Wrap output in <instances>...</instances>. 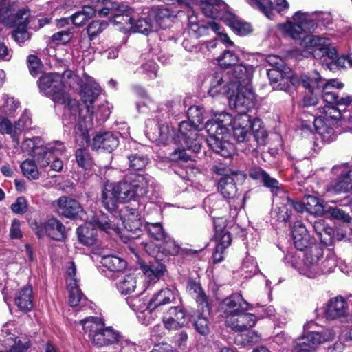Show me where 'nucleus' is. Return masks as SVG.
<instances>
[{"label":"nucleus","instance_id":"f257e3e1","mask_svg":"<svg viewBox=\"0 0 352 352\" xmlns=\"http://www.w3.org/2000/svg\"><path fill=\"white\" fill-rule=\"evenodd\" d=\"M316 21L328 26L332 22L331 14L328 12L310 14L298 11L292 16V21H287L285 23L280 24L279 27L294 39L300 40V45L305 49L303 52L305 57L313 56L330 68V65L337 58V52L329 38L307 34V32L314 29Z\"/></svg>","mask_w":352,"mask_h":352},{"label":"nucleus","instance_id":"f03ea898","mask_svg":"<svg viewBox=\"0 0 352 352\" xmlns=\"http://www.w3.org/2000/svg\"><path fill=\"white\" fill-rule=\"evenodd\" d=\"M302 82L305 88L315 89L316 94L321 96L322 104H325L317 108L313 124L318 138L324 142H331L336 137L333 126L342 118H344L340 109L331 105L338 99L336 89L342 87L343 85L334 79L327 80L317 72L310 76H305Z\"/></svg>","mask_w":352,"mask_h":352},{"label":"nucleus","instance_id":"7ed1b4c3","mask_svg":"<svg viewBox=\"0 0 352 352\" xmlns=\"http://www.w3.org/2000/svg\"><path fill=\"white\" fill-rule=\"evenodd\" d=\"M252 120L247 113L232 115L222 112L207 121L205 129L209 137L207 142L217 153L224 157L231 156L233 145L228 142V126H231L234 138L239 142H246L251 136Z\"/></svg>","mask_w":352,"mask_h":352},{"label":"nucleus","instance_id":"20e7f679","mask_svg":"<svg viewBox=\"0 0 352 352\" xmlns=\"http://www.w3.org/2000/svg\"><path fill=\"white\" fill-rule=\"evenodd\" d=\"M150 180L147 175L131 173L118 183H107L102 193L104 207L109 211H114L119 203L146 196Z\"/></svg>","mask_w":352,"mask_h":352},{"label":"nucleus","instance_id":"39448f33","mask_svg":"<svg viewBox=\"0 0 352 352\" xmlns=\"http://www.w3.org/2000/svg\"><path fill=\"white\" fill-rule=\"evenodd\" d=\"M188 116L189 122L183 121L179 124L178 139L179 144L188 150L195 153L199 152L201 147V138L199 135V126L203 123L202 109L198 106H192L188 109ZM172 160L188 161L189 156L185 148L175 149L170 155Z\"/></svg>","mask_w":352,"mask_h":352},{"label":"nucleus","instance_id":"423d86ee","mask_svg":"<svg viewBox=\"0 0 352 352\" xmlns=\"http://www.w3.org/2000/svg\"><path fill=\"white\" fill-rule=\"evenodd\" d=\"M84 333L97 346H105L123 340L118 331L111 327H105L101 318L90 316L80 320Z\"/></svg>","mask_w":352,"mask_h":352},{"label":"nucleus","instance_id":"0eeeda50","mask_svg":"<svg viewBox=\"0 0 352 352\" xmlns=\"http://www.w3.org/2000/svg\"><path fill=\"white\" fill-rule=\"evenodd\" d=\"M38 87L45 96L54 102L65 104V111H76V101L69 99L68 94L63 89L60 74L48 73L41 76L38 81Z\"/></svg>","mask_w":352,"mask_h":352},{"label":"nucleus","instance_id":"6e6552de","mask_svg":"<svg viewBox=\"0 0 352 352\" xmlns=\"http://www.w3.org/2000/svg\"><path fill=\"white\" fill-rule=\"evenodd\" d=\"M96 228L107 234L119 232L118 225L109 219L104 213L99 212L91 221L87 222L85 226L77 229L80 242L86 245L95 244L97 241Z\"/></svg>","mask_w":352,"mask_h":352},{"label":"nucleus","instance_id":"1a4fd4ad","mask_svg":"<svg viewBox=\"0 0 352 352\" xmlns=\"http://www.w3.org/2000/svg\"><path fill=\"white\" fill-rule=\"evenodd\" d=\"M21 148L28 155H34L41 168H45L50 165V157L45 159L46 155L52 153H56L58 155L64 151L65 146L60 142L44 146L40 138L34 137L24 140Z\"/></svg>","mask_w":352,"mask_h":352},{"label":"nucleus","instance_id":"9d476101","mask_svg":"<svg viewBox=\"0 0 352 352\" xmlns=\"http://www.w3.org/2000/svg\"><path fill=\"white\" fill-rule=\"evenodd\" d=\"M215 173L222 177L218 182V190L225 197L232 199L235 197L237 193V183H242L245 179V175L241 171H233L223 165L213 167Z\"/></svg>","mask_w":352,"mask_h":352},{"label":"nucleus","instance_id":"9b49d317","mask_svg":"<svg viewBox=\"0 0 352 352\" xmlns=\"http://www.w3.org/2000/svg\"><path fill=\"white\" fill-rule=\"evenodd\" d=\"M0 343L7 352H23L30 347L29 340L19 336V331L14 322L5 323L0 331Z\"/></svg>","mask_w":352,"mask_h":352},{"label":"nucleus","instance_id":"f8f14e48","mask_svg":"<svg viewBox=\"0 0 352 352\" xmlns=\"http://www.w3.org/2000/svg\"><path fill=\"white\" fill-rule=\"evenodd\" d=\"M336 335L335 331L332 329H327L321 332L310 331L295 341L296 352H310L318 345L332 341L336 338Z\"/></svg>","mask_w":352,"mask_h":352},{"label":"nucleus","instance_id":"ddd939ff","mask_svg":"<svg viewBox=\"0 0 352 352\" xmlns=\"http://www.w3.org/2000/svg\"><path fill=\"white\" fill-rule=\"evenodd\" d=\"M331 173L336 176L327 185V192L331 195L346 193L352 190V170H348L346 164L334 166Z\"/></svg>","mask_w":352,"mask_h":352},{"label":"nucleus","instance_id":"4468645a","mask_svg":"<svg viewBox=\"0 0 352 352\" xmlns=\"http://www.w3.org/2000/svg\"><path fill=\"white\" fill-rule=\"evenodd\" d=\"M322 256V249L318 245H313L306 250L302 262L296 267L301 274L315 278L320 274L319 261Z\"/></svg>","mask_w":352,"mask_h":352},{"label":"nucleus","instance_id":"2eb2a0df","mask_svg":"<svg viewBox=\"0 0 352 352\" xmlns=\"http://www.w3.org/2000/svg\"><path fill=\"white\" fill-rule=\"evenodd\" d=\"M234 92L228 96L229 105L239 112L238 114L247 113V111L253 106L254 93L250 87L242 86L234 88Z\"/></svg>","mask_w":352,"mask_h":352},{"label":"nucleus","instance_id":"dca6fc26","mask_svg":"<svg viewBox=\"0 0 352 352\" xmlns=\"http://www.w3.org/2000/svg\"><path fill=\"white\" fill-rule=\"evenodd\" d=\"M236 87V83L231 82L227 72L219 71L212 76L208 94L212 97L229 96L231 92H234V88Z\"/></svg>","mask_w":352,"mask_h":352},{"label":"nucleus","instance_id":"f3484780","mask_svg":"<svg viewBox=\"0 0 352 352\" xmlns=\"http://www.w3.org/2000/svg\"><path fill=\"white\" fill-rule=\"evenodd\" d=\"M76 272V268L74 263L70 262L67 267L66 276L69 290V303L72 307L83 306L87 302V298L77 285V280L75 278Z\"/></svg>","mask_w":352,"mask_h":352},{"label":"nucleus","instance_id":"a211bd4d","mask_svg":"<svg viewBox=\"0 0 352 352\" xmlns=\"http://www.w3.org/2000/svg\"><path fill=\"white\" fill-rule=\"evenodd\" d=\"M164 327L169 331H176L188 323L186 313L180 306L170 307L162 316Z\"/></svg>","mask_w":352,"mask_h":352},{"label":"nucleus","instance_id":"6ab92c4d","mask_svg":"<svg viewBox=\"0 0 352 352\" xmlns=\"http://www.w3.org/2000/svg\"><path fill=\"white\" fill-rule=\"evenodd\" d=\"M247 2L253 8L258 9L270 19L274 17V10L283 14L289 8L287 0H274V2L272 0H247Z\"/></svg>","mask_w":352,"mask_h":352},{"label":"nucleus","instance_id":"aec40b11","mask_svg":"<svg viewBox=\"0 0 352 352\" xmlns=\"http://www.w3.org/2000/svg\"><path fill=\"white\" fill-rule=\"evenodd\" d=\"M36 232L39 237L47 235L52 239L62 241L65 238L66 229L59 220L52 218L44 223L36 225Z\"/></svg>","mask_w":352,"mask_h":352},{"label":"nucleus","instance_id":"412c9836","mask_svg":"<svg viewBox=\"0 0 352 352\" xmlns=\"http://www.w3.org/2000/svg\"><path fill=\"white\" fill-rule=\"evenodd\" d=\"M23 12H30L23 8L16 10L15 2L11 0H0V21L8 27H14Z\"/></svg>","mask_w":352,"mask_h":352},{"label":"nucleus","instance_id":"4be33fe9","mask_svg":"<svg viewBox=\"0 0 352 352\" xmlns=\"http://www.w3.org/2000/svg\"><path fill=\"white\" fill-rule=\"evenodd\" d=\"M220 309L227 319L228 317H235L240 312L251 309L252 306L241 295L234 294L225 298L220 304Z\"/></svg>","mask_w":352,"mask_h":352},{"label":"nucleus","instance_id":"5701e85b","mask_svg":"<svg viewBox=\"0 0 352 352\" xmlns=\"http://www.w3.org/2000/svg\"><path fill=\"white\" fill-rule=\"evenodd\" d=\"M56 210L60 215L70 219H76L83 209L80 203L69 197L63 196L56 201Z\"/></svg>","mask_w":352,"mask_h":352},{"label":"nucleus","instance_id":"b1692460","mask_svg":"<svg viewBox=\"0 0 352 352\" xmlns=\"http://www.w3.org/2000/svg\"><path fill=\"white\" fill-rule=\"evenodd\" d=\"M179 292L174 287H166L153 294L150 298V307L153 312L156 309H160L162 307L175 302Z\"/></svg>","mask_w":352,"mask_h":352},{"label":"nucleus","instance_id":"393cba45","mask_svg":"<svg viewBox=\"0 0 352 352\" xmlns=\"http://www.w3.org/2000/svg\"><path fill=\"white\" fill-rule=\"evenodd\" d=\"M349 314L348 304L342 297L330 299L325 309L326 318L329 320H342Z\"/></svg>","mask_w":352,"mask_h":352},{"label":"nucleus","instance_id":"a878e982","mask_svg":"<svg viewBox=\"0 0 352 352\" xmlns=\"http://www.w3.org/2000/svg\"><path fill=\"white\" fill-rule=\"evenodd\" d=\"M100 93L99 85L91 77L86 78V82L81 85V98L86 104L87 111L91 115L94 113L92 104Z\"/></svg>","mask_w":352,"mask_h":352},{"label":"nucleus","instance_id":"bb28decb","mask_svg":"<svg viewBox=\"0 0 352 352\" xmlns=\"http://www.w3.org/2000/svg\"><path fill=\"white\" fill-rule=\"evenodd\" d=\"M226 324L235 331H243L254 326L256 316L252 314L240 312L235 317H228Z\"/></svg>","mask_w":352,"mask_h":352},{"label":"nucleus","instance_id":"cd10ccee","mask_svg":"<svg viewBox=\"0 0 352 352\" xmlns=\"http://www.w3.org/2000/svg\"><path fill=\"white\" fill-rule=\"evenodd\" d=\"M210 309L208 305L199 306L192 315L195 330L201 335L206 336L210 332Z\"/></svg>","mask_w":352,"mask_h":352},{"label":"nucleus","instance_id":"c85d7f7f","mask_svg":"<svg viewBox=\"0 0 352 352\" xmlns=\"http://www.w3.org/2000/svg\"><path fill=\"white\" fill-rule=\"evenodd\" d=\"M120 219L124 228L129 232H135L140 230L142 226V219L139 211L128 206L120 211Z\"/></svg>","mask_w":352,"mask_h":352},{"label":"nucleus","instance_id":"c756f323","mask_svg":"<svg viewBox=\"0 0 352 352\" xmlns=\"http://www.w3.org/2000/svg\"><path fill=\"white\" fill-rule=\"evenodd\" d=\"M249 175L253 179L262 182L265 186L270 188L273 194L278 195V193H284L278 182L276 179L270 177L261 168L258 166L252 167L249 171Z\"/></svg>","mask_w":352,"mask_h":352},{"label":"nucleus","instance_id":"7c9ffc66","mask_svg":"<svg viewBox=\"0 0 352 352\" xmlns=\"http://www.w3.org/2000/svg\"><path fill=\"white\" fill-rule=\"evenodd\" d=\"M254 71V68L251 65H236L233 68L232 77H230V80L232 83H236V85H237L236 88L242 86L250 87L249 84L252 78Z\"/></svg>","mask_w":352,"mask_h":352},{"label":"nucleus","instance_id":"2f4dec72","mask_svg":"<svg viewBox=\"0 0 352 352\" xmlns=\"http://www.w3.org/2000/svg\"><path fill=\"white\" fill-rule=\"evenodd\" d=\"M30 124L31 121L27 115L21 116L14 125L12 124L8 119L0 116V133L15 135L28 127Z\"/></svg>","mask_w":352,"mask_h":352},{"label":"nucleus","instance_id":"473e14b6","mask_svg":"<svg viewBox=\"0 0 352 352\" xmlns=\"http://www.w3.org/2000/svg\"><path fill=\"white\" fill-rule=\"evenodd\" d=\"M118 146V138L111 132L98 133L93 139L92 146L94 149L102 148L111 152Z\"/></svg>","mask_w":352,"mask_h":352},{"label":"nucleus","instance_id":"72a5a7b5","mask_svg":"<svg viewBox=\"0 0 352 352\" xmlns=\"http://www.w3.org/2000/svg\"><path fill=\"white\" fill-rule=\"evenodd\" d=\"M30 16V12H23L21 18L18 21H16L14 25V26H16V28L12 32V37L19 44L24 43L30 38V35L26 28L29 23Z\"/></svg>","mask_w":352,"mask_h":352},{"label":"nucleus","instance_id":"f704fd0d","mask_svg":"<svg viewBox=\"0 0 352 352\" xmlns=\"http://www.w3.org/2000/svg\"><path fill=\"white\" fill-rule=\"evenodd\" d=\"M293 240L295 247L302 251L308 247L310 243V237L305 225L300 221H296L294 226Z\"/></svg>","mask_w":352,"mask_h":352},{"label":"nucleus","instance_id":"c9c22d12","mask_svg":"<svg viewBox=\"0 0 352 352\" xmlns=\"http://www.w3.org/2000/svg\"><path fill=\"white\" fill-rule=\"evenodd\" d=\"M14 303L23 312H28L32 309L33 296L31 286L27 285L19 290L14 298Z\"/></svg>","mask_w":352,"mask_h":352},{"label":"nucleus","instance_id":"e433bc0d","mask_svg":"<svg viewBox=\"0 0 352 352\" xmlns=\"http://www.w3.org/2000/svg\"><path fill=\"white\" fill-rule=\"evenodd\" d=\"M286 69L287 68L267 70L270 85L274 89L284 90L287 89L289 80L283 74Z\"/></svg>","mask_w":352,"mask_h":352},{"label":"nucleus","instance_id":"4c0bfd02","mask_svg":"<svg viewBox=\"0 0 352 352\" xmlns=\"http://www.w3.org/2000/svg\"><path fill=\"white\" fill-rule=\"evenodd\" d=\"M160 29V23L154 22V19L151 18V15L147 17L140 18L135 21H133V32H140L141 34H148L153 31H157Z\"/></svg>","mask_w":352,"mask_h":352},{"label":"nucleus","instance_id":"58836bf2","mask_svg":"<svg viewBox=\"0 0 352 352\" xmlns=\"http://www.w3.org/2000/svg\"><path fill=\"white\" fill-rule=\"evenodd\" d=\"M138 285V277L134 273H129L123 276L117 283V288L124 295L133 293Z\"/></svg>","mask_w":352,"mask_h":352},{"label":"nucleus","instance_id":"ea45409f","mask_svg":"<svg viewBox=\"0 0 352 352\" xmlns=\"http://www.w3.org/2000/svg\"><path fill=\"white\" fill-rule=\"evenodd\" d=\"M142 270L148 282L155 283L164 274L166 267L164 264L157 262L142 265Z\"/></svg>","mask_w":352,"mask_h":352},{"label":"nucleus","instance_id":"a19ab883","mask_svg":"<svg viewBox=\"0 0 352 352\" xmlns=\"http://www.w3.org/2000/svg\"><path fill=\"white\" fill-rule=\"evenodd\" d=\"M292 200L287 197H285L282 202H277V207L274 210L277 221L282 222L288 221L292 215Z\"/></svg>","mask_w":352,"mask_h":352},{"label":"nucleus","instance_id":"79ce46f5","mask_svg":"<svg viewBox=\"0 0 352 352\" xmlns=\"http://www.w3.org/2000/svg\"><path fill=\"white\" fill-rule=\"evenodd\" d=\"M100 262L103 266L112 272H121L126 267V262L124 259L113 255L102 256Z\"/></svg>","mask_w":352,"mask_h":352},{"label":"nucleus","instance_id":"37998d69","mask_svg":"<svg viewBox=\"0 0 352 352\" xmlns=\"http://www.w3.org/2000/svg\"><path fill=\"white\" fill-rule=\"evenodd\" d=\"M96 13V9L93 6H85L82 10L76 12L71 16V21L76 26H82L87 21L93 17Z\"/></svg>","mask_w":352,"mask_h":352},{"label":"nucleus","instance_id":"c03bdc74","mask_svg":"<svg viewBox=\"0 0 352 352\" xmlns=\"http://www.w3.org/2000/svg\"><path fill=\"white\" fill-rule=\"evenodd\" d=\"M129 307L136 312L148 311V314L153 313V309L150 307V299L146 300L141 296H133L127 298Z\"/></svg>","mask_w":352,"mask_h":352},{"label":"nucleus","instance_id":"a18cd8bd","mask_svg":"<svg viewBox=\"0 0 352 352\" xmlns=\"http://www.w3.org/2000/svg\"><path fill=\"white\" fill-rule=\"evenodd\" d=\"M20 168L24 177L29 180H37L40 177L38 166L32 160H25L21 164Z\"/></svg>","mask_w":352,"mask_h":352},{"label":"nucleus","instance_id":"49530a36","mask_svg":"<svg viewBox=\"0 0 352 352\" xmlns=\"http://www.w3.org/2000/svg\"><path fill=\"white\" fill-rule=\"evenodd\" d=\"M251 132V135H254L255 140L258 144H265L267 133L260 119L254 118L252 120Z\"/></svg>","mask_w":352,"mask_h":352},{"label":"nucleus","instance_id":"de8ad7c7","mask_svg":"<svg viewBox=\"0 0 352 352\" xmlns=\"http://www.w3.org/2000/svg\"><path fill=\"white\" fill-rule=\"evenodd\" d=\"M133 21L132 16L128 14H116L112 21L120 31L129 32L132 31L133 28Z\"/></svg>","mask_w":352,"mask_h":352},{"label":"nucleus","instance_id":"09e8293b","mask_svg":"<svg viewBox=\"0 0 352 352\" xmlns=\"http://www.w3.org/2000/svg\"><path fill=\"white\" fill-rule=\"evenodd\" d=\"M128 160L129 168L135 170L144 169L149 162V159L146 155L141 153L129 155Z\"/></svg>","mask_w":352,"mask_h":352},{"label":"nucleus","instance_id":"8fccbe9b","mask_svg":"<svg viewBox=\"0 0 352 352\" xmlns=\"http://www.w3.org/2000/svg\"><path fill=\"white\" fill-rule=\"evenodd\" d=\"M146 229L150 237L160 241L167 235L160 223H146Z\"/></svg>","mask_w":352,"mask_h":352},{"label":"nucleus","instance_id":"3c124183","mask_svg":"<svg viewBox=\"0 0 352 352\" xmlns=\"http://www.w3.org/2000/svg\"><path fill=\"white\" fill-rule=\"evenodd\" d=\"M306 210L313 214H320L324 212V207L319 199L314 196H307L305 199Z\"/></svg>","mask_w":352,"mask_h":352},{"label":"nucleus","instance_id":"603ef678","mask_svg":"<svg viewBox=\"0 0 352 352\" xmlns=\"http://www.w3.org/2000/svg\"><path fill=\"white\" fill-rule=\"evenodd\" d=\"M161 244V253L175 256L179 252V246L175 241L166 235L162 239Z\"/></svg>","mask_w":352,"mask_h":352},{"label":"nucleus","instance_id":"864d4df0","mask_svg":"<svg viewBox=\"0 0 352 352\" xmlns=\"http://www.w3.org/2000/svg\"><path fill=\"white\" fill-rule=\"evenodd\" d=\"M106 21H94L87 28V32L90 40L94 39L98 35L102 33L108 26Z\"/></svg>","mask_w":352,"mask_h":352},{"label":"nucleus","instance_id":"5fc2aeb1","mask_svg":"<svg viewBox=\"0 0 352 352\" xmlns=\"http://www.w3.org/2000/svg\"><path fill=\"white\" fill-rule=\"evenodd\" d=\"M219 65L221 67L228 68L233 66V68L236 65L239 58L238 56L232 51L226 50L224 52L217 58Z\"/></svg>","mask_w":352,"mask_h":352},{"label":"nucleus","instance_id":"6e6d98bb","mask_svg":"<svg viewBox=\"0 0 352 352\" xmlns=\"http://www.w3.org/2000/svg\"><path fill=\"white\" fill-rule=\"evenodd\" d=\"M228 25L237 34L245 35L250 32L252 30L251 26L249 23H244L235 16H232L228 21Z\"/></svg>","mask_w":352,"mask_h":352},{"label":"nucleus","instance_id":"4d7b16f0","mask_svg":"<svg viewBox=\"0 0 352 352\" xmlns=\"http://www.w3.org/2000/svg\"><path fill=\"white\" fill-rule=\"evenodd\" d=\"M201 8L208 17L214 18L217 14L216 6L222 3V0H200Z\"/></svg>","mask_w":352,"mask_h":352},{"label":"nucleus","instance_id":"13d9d810","mask_svg":"<svg viewBox=\"0 0 352 352\" xmlns=\"http://www.w3.org/2000/svg\"><path fill=\"white\" fill-rule=\"evenodd\" d=\"M188 289L191 294L195 296V300L199 306L208 305L206 294L203 292L200 285L191 282L188 285Z\"/></svg>","mask_w":352,"mask_h":352},{"label":"nucleus","instance_id":"bf43d9fd","mask_svg":"<svg viewBox=\"0 0 352 352\" xmlns=\"http://www.w3.org/2000/svg\"><path fill=\"white\" fill-rule=\"evenodd\" d=\"M149 14L154 19V22L160 23V28H164L166 27V25L163 23L164 21L169 19L173 16V12L167 8H161Z\"/></svg>","mask_w":352,"mask_h":352},{"label":"nucleus","instance_id":"052dcab7","mask_svg":"<svg viewBox=\"0 0 352 352\" xmlns=\"http://www.w3.org/2000/svg\"><path fill=\"white\" fill-rule=\"evenodd\" d=\"M76 159L78 166L85 169L88 168L91 164V159L89 153L85 148H80L76 151Z\"/></svg>","mask_w":352,"mask_h":352},{"label":"nucleus","instance_id":"680f3d73","mask_svg":"<svg viewBox=\"0 0 352 352\" xmlns=\"http://www.w3.org/2000/svg\"><path fill=\"white\" fill-rule=\"evenodd\" d=\"M215 239L217 242L216 246L219 247V250H226L232 243V236L228 230L215 233Z\"/></svg>","mask_w":352,"mask_h":352},{"label":"nucleus","instance_id":"e2e57ef3","mask_svg":"<svg viewBox=\"0 0 352 352\" xmlns=\"http://www.w3.org/2000/svg\"><path fill=\"white\" fill-rule=\"evenodd\" d=\"M72 36L73 32L69 28L67 30L54 33L51 37V41L56 44H66L71 41Z\"/></svg>","mask_w":352,"mask_h":352},{"label":"nucleus","instance_id":"0e129e2a","mask_svg":"<svg viewBox=\"0 0 352 352\" xmlns=\"http://www.w3.org/2000/svg\"><path fill=\"white\" fill-rule=\"evenodd\" d=\"M1 101L3 104L1 107L5 113H10L16 110L19 107V102L15 101L14 98L8 94H3Z\"/></svg>","mask_w":352,"mask_h":352},{"label":"nucleus","instance_id":"69168bd1","mask_svg":"<svg viewBox=\"0 0 352 352\" xmlns=\"http://www.w3.org/2000/svg\"><path fill=\"white\" fill-rule=\"evenodd\" d=\"M65 150L60 154L56 153H52L46 155L45 159L50 157V164H51V168L55 171H60L63 167V162L60 159Z\"/></svg>","mask_w":352,"mask_h":352},{"label":"nucleus","instance_id":"338daca9","mask_svg":"<svg viewBox=\"0 0 352 352\" xmlns=\"http://www.w3.org/2000/svg\"><path fill=\"white\" fill-rule=\"evenodd\" d=\"M328 212L333 219L340 220L344 223H350L351 217L343 210L337 208H329Z\"/></svg>","mask_w":352,"mask_h":352},{"label":"nucleus","instance_id":"774afa93","mask_svg":"<svg viewBox=\"0 0 352 352\" xmlns=\"http://www.w3.org/2000/svg\"><path fill=\"white\" fill-rule=\"evenodd\" d=\"M334 232V229L331 227H329L322 232L321 234L318 235V237L323 245L327 247H331L333 245Z\"/></svg>","mask_w":352,"mask_h":352}]
</instances>
